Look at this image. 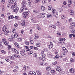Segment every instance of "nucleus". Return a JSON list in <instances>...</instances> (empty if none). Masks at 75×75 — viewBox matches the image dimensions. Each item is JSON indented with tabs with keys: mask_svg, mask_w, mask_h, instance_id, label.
<instances>
[{
	"mask_svg": "<svg viewBox=\"0 0 75 75\" xmlns=\"http://www.w3.org/2000/svg\"><path fill=\"white\" fill-rule=\"evenodd\" d=\"M45 16V14L44 13H38V17L39 18H44Z\"/></svg>",
	"mask_w": 75,
	"mask_h": 75,
	"instance_id": "nucleus-1",
	"label": "nucleus"
},
{
	"mask_svg": "<svg viewBox=\"0 0 75 75\" xmlns=\"http://www.w3.org/2000/svg\"><path fill=\"white\" fill-rule=\"evenodd\" d=\"M25 50H23L21 51L20 52V53L22 56L24 57H26L27 56V54L25 53Z\"/></svg>",
	"mask_w": 75,
	"mask_h": 75,
	"instance_id": "nucleus-2",
	"label": "nucleus"
},
{
	"mask_svg": "<svg viewBox=\"0 0 75 75\" xmlns=\"http://www.w3.org/2000/svg\"><path fill=\"white\" fill-rule=\"evenodd\" d=\"M29 13L28 12H23L22 13V16L23 18H27L28 16Z\"/></svg>",
	"mask_w": 75,
	"mask_h": 75,
	"instance_id": "nucleus-3",
	"label": "nucleus"
},
{
	"mask_svg": "<svg viewBox=\"0 0 75 75\" xmlns=\"http://www.w3.org/2000/svg\"><path fill=\"white\" fill-rule=\"evenodd\" d=\"M27 4V2L25 1H23L22 2V5L23 6V7H24L25 8V10H27V8L25 7V6Z\"/></svg>",
	"mask_w": 75,
	"mask_h": 75,
	"instance_id": "nucleus-4",
	"label": "nucleus"
},
{
	"mask_svg": "<svg viewBox=\"0 0 75 75\" xmlns=\"http://www.w3.org/2000/svg\"><path fill=\"white\" fill-rule=\"evenodd\" d=\"M52 12L53 14H56L58 15V12L56 11V10L54 9H52Z\"/></svg>",
	"mask_w": 75,
	"mask_h": 75,
	"instance_id": "nucleus-5",
	"label": "nucleus"
},
{
	"mask_svg": "<svg viewBox=\"0 0 75 75\" xmlns=\"http://www.w3.org/2000/svg\"><path fill=\"white\" fill-rule=\"evenodd\" d=\"M55 68L56 71L58 72H60L62 71V69H61V68L59 66L56 67Z\"/></svg>",
	"mask_w": 75,
	"mask_h": 75,
	"instance_id": "nucleus-6",
	"label": "nucleus"
},
{
	"mask_svg": "<svg viewBox=\"0 0 75 75\" xmlns=\"http://www.w3.org/2000/svg\"><path fill=\"white\" fill-rule=\"evenodd\" d=\"M39 59L42 60L43 61H46V58L44 57H40L39 58Z\"/></svg>",
	"mask_w": 75,
	"mask_h": 75,
	"instance_id": "nucleus-7",
	"label": "nucleus"
},
{
	"mask_svg": "<svg viewBox=\"0 0 75 75\" xmlns=\"http://www.w3.org/2000/svg\"><path fill=\"white\" fill-rule=\"evenodd\" d=\"M36 75V73L34 71H30L29 72L28 75Z\"/></svg>",
	"mask_w": 75,
	"mask_h": 75,
	"instance_id": "nucleus-8",
	"label": "nucleus"
},
{
	"mask_svg": "<svg viewBox=\"0 0 75 75\" xmlns=\"http://www.w3.org/2000/svg\"><path fill=\"white\" fill-rule=\"evenodd\" d=\"M7 28V26H6V25L4 26L2 28V31L3 32H5V31H6Z\"/></svg>",
	"mask_w": 75,
	"mask_h": 75,
	"instance_id": "nucleus-9",
	"label": "nucleus"
},
{
	"mask_svg": "<svg viewBox=\"0 0 75 75\" xmlns=\"http://www.w3.org/2000/svg\"><path fill=\"white\" fill-rule=\"evenodd\" d=\"M62 50L63 51H64L65 52L67 53L68 52V50L66 49V48L64 47H62Z\"/></svg>",
	"mask_w": 75,
	"mask_h": 75,
	"instance_id": "nucleus-10",
	"label": "nucleus"
},
{
	"mask_svg": "<svg viewBox=\"0 0 75 75\" xmlns=\"http://www.w3.org/2000/svg\"><path fill=\"white\" fill-rule=\"evenodd\" d=\"M11 50L13 51V52H15V53H16V54H18V51L15 49H14V48H12Z\"/></svg>",
	"mask_w": 75,
	"mask_h": 75,
	"instance_id": "nucleus-11",
	"label": "nucleus"
},
{
	"mask_svg": "<svg viewBox=\"0 0 75 75\" xmlns=\"http://www.w3.org/2000/svg\"><path fill=\"white\" fill-rule=\"evenodd\" d=\"M24 9H25V8L23 6L22 7H21L19 11L20 13H22V12L24 11Z\"/></svg>",
	"mask_w": 75,
	"mask_h": 75,
	"instance_id": "nucleus-12",
	"label": "nucleus"
},
{
	"mask_svg": "<svg viewBox=\"0 0 75 75\" xmlns=\"http://www.w3.org/2000/svg\"><path fill=\"white\" fill-rule=\"evenodd\" d=\"M23 68L24 71H26V70H27V69H30V67L28 66H25L23 67Z\"/></svg>",
	"mask_w": 75,
	"mask_h": 75,
	"instance_id": "nucleus-13",
	"label": "nucleus"
},
{
	"mask_svg": "<svg viewBox=\"0 0 75 75\" xmlns=\"http://www.w3.org/2000/svg\"><path fill=\"white\" fill-rule=\"evenodd\" d=\"M25 21L24 20H22L21 22V24L23 26L25 25Z\"/></svg>",
	"mask_w": 75,
	"mask_h": 75,
	"instance_id": "nucleus-14",
	"label": "nucleus"
},
{
	"mask_svg": "<svg viewBox=\"0 0 75 75\" xmlns=\"http://www.w3.org/2000/svg\"><path fill=\"white\" fill-rule=\"evenodd\" d=\"M17 4H16L14 5H12L11 6V8L12 10H13V8L16 7H17Z\"/></svg>",
	"mask_w": 75,
	"mask_h": 75,
	"instance_id": "nucleus-15",
	"label": "nucleus"
},
{
	"mask_svg": "<svg viewBox=\"0 0 75 75\" xmlns=\"http://www.w3.org/2000/svg\"><path fill=\"white\" fill-rule=\"evenodd\" d=\"M9 2L11 4H13V3L15 4L16 3V2L13 0H10L9 1Z\"/></svg>",
	"mask_w": 75,
	"mask_h": 75,
	"instance_id": "nucleus-16",
	"label": "nucleus"
},
{
	"mask_svg": "<svg viewBox=\"0 0 75 75\" xmlns=\"http://www.w3.org/2000/svg\"><path fill=\"white\" fill-rule=\"evenodd\" d=\"M69 72H70L71 73H74L75 72V70L74 69L72 68L69 70Z\"/></svg>",
	"mask_w": 75,
	"mask_h": 75,
	"instance_id": "nucleus-17",
	"label": "nucleus"
},
{
	"mask_svg": "<svg viewBox=\"0 0 75 75\" xmlns=\"http://www.w3.org/2000/svg\"><path fill=\"white\" fill-rule=\"evenodd\" d=\"M14 10L13 11V12L14 13V12H16V11H17L19 10V8L18 7H17L15 8Z\"/></svg>",
	"mask_w": 75,
	"mask_h": 75,
	"instance_id": "nucleus-18",
	"label": "nucleus"
},
{
	"mask_svg": "<svg viewBox=\"0 0 75 75\" xmlns=\"http://www.w3.org/2000/svg\"><path fill=\"white\" fill-rule=\"evenodd\" d=\"M31 21H32L33 22V23H36V21L35 20V18H34L33 17H32V19H31Z\"/></svg>",
	"mask_w": 75,
	"mask_h": 75,
	"instance_id": "nucleus-19",
	"label": "nucleus"
},
{
	"mask_svg": "<svg viewBox=\"0 0 75 75\" xmlns=\"http://www.w3.org/2000/svg\"><path fill=\"white\" fill-rule=\"evenodd\" d=\"M51 69V68L50 67H46V70L47 71H50Z\"/></svg>",
	"mask_w": 75,
	"mask_h": 75,
	"instance_id": "nucleus-20",
	"label": "nucleus"
},
{
	"mask_svg": "<svg viewBox=\"0 0 75 75\" xmlns=\"http://www.w3.org/2000/svg\"><path fill=\"white\" fill-rule=\"evenodd\" d=\"M12 56L13 57H16V58H20V56L18 55L13 54Z\"/></svg>",
	"mask_w": 75,
	"mask_h": 75,
	"instance_id": "nucleus-21",
	"label": "nucleus"
},
{
	"mask_svg": "<svg viewBox=\"0 0 75 75\" xmlns=\"http://www.w3.org/2000/svg\"><path fill=\"white\" fill-rule=\"evenodd\" d=\"M8 58L9 59H14V58L11 56H9L8 57Z\"/></svg>",
	"mask_w": 75,
	"mask_h": 75,
	"instance_id": "nucleus-22",
	"label": "nucleus"
},
{
	"mask_svg": "<svg viewBox=\"0 0 75 75\" xmlns=\"http://www.w3.org/2000/svg\"><path fill=\"white\" fill-rule=\"evenodd\" d=\"M8 33H9L8 30H7L6 31V32H5L4 35H7Z\"/></svg>",
	"mask_w": 75,
	"mask_h": 75,
	"instance_id": "nucleus-23",
	"label": "nucleus"
},
{
	"mask_svg": "<svg viewBox=\"0 0 75 75\" xmlns=\"http://www.w3.org/2000/svg\"><path fill=\"white\" fill-rule=\"evenodd\" d=\"M59 41H64L66 40V39L64 38H62L59 39Z\"/></svg>",
	"mask_w": 75,
	"mask_h": 75,
	"instance_id": "nucleus-24",
	"label": "nucleus"
},
{
	"mask_svg": "<svg viewBox=\"0 0 75 75\" xmlns=\"http://www.w3.org/2000/svg\"><path fill=\"white\" fill-rule=\"evenodd\" d=\"M59 58V55L57 54L55 56V57H54V59H58V58Z\"/></svg>",
	"mask_w": 75,
	"mask_h": 75,
	"instance_id": "nucleus-25",
	"label": "nucleus"
},
{
	"mask_svg": "<svg viewBox=\"0 0 75 75\" xmlns=\"http://www.w3.org/2000/svg\"><path fill=\"white\" fill-rule=\"evenodd\" d=\"M45 9V7L43 6H42L41 7V10L42 11H44Z\"/></svg>",
	"mask_w": 75,
	"mask_h": 75,
	"instance_id": "nucleus-26",
	"label": "nucleus"
},
{
	"mask_svg": "<svg viewBox=\"0 0 75 75\" xmlns=\"http://www.w3.org/2000/svg\"><path fill=\"white\" fill-rule=\"evenodd\" d=\"M51 9H52V6L51 5H49L48 6V10H51Z\"/></svg>",
	"mask_w": 75,
	"mask_h": 75,
	"instance_id": "nucleus-27",
	"label": "nucleus"
},
{
	"mask_svg": "<svg viewBox=\"0 0 75 75\" xmlns=\"http://www.w3.org/2000/svg\"><path fill=\"white\" fill-rule=\"evenodd\" d=\"M36 72L38 75H41V72H40V71L39 70H37Z\"/></svg>",
	"mask_w": 75,
	"mask_h": 75,
	"instance_id": "nucleus-28",
	"label": "nucleus"
},
{
	"mask_svg": "<svg viewBox=\"0 0 75 75\" xmlns=\"http://www.w3.org/2000/svg\"><path fill=\"white\" fill-rule=\"evenodd\" d=\"M14 45L16 47L19 48V45H18V44L17 43L15 42L14 43Z\"/></svg>",
	"mask_w": 75,
	"mask_h": 75,
	"instance_id": "nucleus-29",
	"label": "nucleus"
},
{
	"mask_svg": "<svg viewBox=\"0 0 75 75\" xmlns=\"http://www.w3.org/2000/svg\"><path fill=\"white\" fill-rule=\"evenodd\" d=\"M14 37L15 38H17L18 37V33H15Z\"/></svg>",
	"mask_w": 75,
	"mask_h": 75,
	"instance_id": "nucleus-30",
	"label": "nucleus"
},
{
	"mask_svg": "<svg viewBox=\"0 0 75 75\" xmlns=\"http://www.w3.org/2000/svg\"><path fill=\"white\" fill-rule=\"evenodd\" d=\"M36 46L38 47H40V44L39 43H37L36 44Z\"/></svg>",
	"mask_w": 75,
	"mask_h": 75,
	"instance_id": "nucleus-31",
	"label": "nucleus"
},
{
	"mask_svg": "<svg viewBox=\"0 0 75 75\" xmlns=\"http://www.w3.org/2000/svg\"><path fill=\"white\" fill-rule=\"evenodd\" d=\"M37 28L38 29V30H41V28L40 27V26H39V25H37Z\"/></svg>",
	"mask_w": 75,
	"mask_h": 75,
	"instance_id": "nucleus-32",
	"label": "nucleus"
},
{
	"mask_svg": "<svg viewBox=\"0 0 75 75\" xmlns=\"http://www.w3.org/2000/svg\"><path fill=\"white\" fill-rule=\"evenodd\" d=\"M52 15L50 14H47V18H50V17H52Z\"/></svg>",
	"mask_w": 75,
	"mask_h": 75,
	"instance_id": "nucleus-33",
	"label": "nucleus"
},
{
	"mask_svg": "<svg viewBox=\"0 0 75 75\" xmlns=\"http://www.w3.org/2000/svg\"><path fill=\"white\" fill-rule=\"evenodd\" d=\"M50 72L52 74H54L55 73V70H51L50 71Z\"/></svg>",
	"mask_w": 75,
	"mask_h": 75,
	"instance_id": "nucleus-34",
	"label": "nucleus"
},
{
	"mask_svg": "<svg viewBox=\"0 0 75 75\" xmlns=\"http://www.w3.org/2000/svg\"><path fill=\"white\" fill-rule=\"evenodd\" d=\"M69 38H74V34H71L69 35Z\"/></svg>",
	"mask_w": 75,
	"mask_h": 75,
	"instance_id": "nucleus-35",
	"label": "nucleus"
},
{
	"mask_svg": "<svg viewBox=\"0 0 75 75\" xmlns=\"http://www.w3.org/2000/svg\"><path fill=\"white\" fill-rule=\"evenodd\" d=\"M57 25L58 26H60L61 23H59V21H57Z\"/></svg>",
	"mask_w": 75,
	"mask_h": 75,
	"instance_id": "nucleus-36",
	"label": "nucleus"
},
{
	"mask_svg": "<svg viewBox=\"0 0 75 75\" xmlns=\"http://www.w3.org/2000/svg\"><path fill=\"white\" fill-rule=\"evenodd\" d=\"M65 43V42L63 41H60V44H62V45H63V44H64Z\"/></svg>",
	"mask_w": 75,
	"mask_h": 75,
	"instance_id": "nucleus-37",
	"label": "nucleus"
},
{
	"mask_svg": "<svg viewBox=\"0 0 75 75\" xmlns=\"http://www.w3.org/2000/svg\"><path fill=\"white\" fill-rule=\"evenodd\" d=\"M35 38H39V36L38 35H37V34H35Z\"/></svg>",
	"mask_w": 75,
	"mask_h": 75,
	"instance_id": "nucleus-38",
	"label": "nucleus"
},
{
	"mask_svg": "<svg viewBox=\"0 0 75 75\" xmlns=\"http://www.w3.org/2000/svg\"><path fill=\"white\" fill-rule=\"evenodd\" d=\"M71 32L73 34H75V30H71Z\"/></svg>",
	"mask_w": 75,
	"mask_h": 75,
	"instance_id": "nucleus-39",
	"label": "nucleus"
},
{
	"mask_svg": "<svg viewBox=\"0 0 75 75\" xmlns=\"http://www.w3.org/2000/svg\"><path fill=\"white\" fill-rule=\"evenodd\" d=\"M4 44L5 45H7V46H8V45H9V43L7 42H5Z\"/></svg>",
	"mask_w": 75,
	"mask_h": 75,
	"instance_id": "nucleus-40",
	"label": "nucleus"
},
{
	"mask_svg": "<svg viewBox=\"0 0 75 75\" xmlns=\"http://www.w3.org/2000/svg\"><path fill=\"white\" fill-rule=\"evenodd\" d=\"M2 42H3L4 43L5 42H7V41H6V40L4 38H3L2 39Z\"/></svg>",
	"mask_w": 75,
	"mask_h": 75,
	"instance_id": "nucleus-41",
	"label": "nucleus"
},
{
	"mask_svg": "<svg viewBox=\"0 0 75 75\" xmlns=\"http://www.w3.org/2000/svg\"><path fill=\"white\" fill-rule=\"evenodd\" d=\"M14 27L16 28H18V24L17 23H16L14 24Z\"/></svg>",
	"mask_w": 75,
	"mask_h": 75,
	"instance_id": "nucleus-42",
	"label": "nucleus"
},
{
	"mask_svg": "<svg viewBox=\"0 0 75 75\" xmlns=\"http://www.w3.org/2000/svg\"><path fill=\"white\" fill-rule=\"evenodd\" d=\"M47 56L49 57V58H51V57H52V55H51V53L48 54Z\"/></svg>",
	"mask_w": 75,
	"mask_h": 75,
	"instance_id": "nucleus-43",
	"label": "nucleus"
},
{
	"mask_svg": "<svg viewBox=\"0 0 75 75\" xmlns=\"http://www.w3.org/2000/svg\"><path fill=\"white\" fill-rule=\"evenodd\" d=\"M48 64L47 63H44L43 62V66H47V65H48Z\"/></svg>",
	"mask_w": 75,
	"mask_h": 75,
	"instance_id": "nucleus-44",
	"label": "nucleus"
},
{
	"mask_svg": "<svg viewBox=\"0 0 75 75\" xmlns=\"http://www.w3.org/2000/svg\"><path fill=\"white\" fill-rule=\"evenodd\" d=\"M58 50H56V52H55V55H57L58 54Z\"/></svg>",
	"mask_w": 75,
	"mask_h": 75,
	"instance_id": "nucleus-45",
	"label": "nucleus"
},
{
	"mask_svg": "<svg viewBox=\"0 0 75 75\" xmlns=\"http://www.w3.org/2000/svg\"><path fill=\"white\" fill-rule=\"evenodd\" d=\"M13 30L12 31V32L13 33H16V30L14 28H13Z\"/></svg>",
	"mask_w": 75,
	"mask_h": 75,
	"instance_id": "nucleus-46",
	"label": "nucleus"
},
{
	"mask_svg": "<svg viewBox=\"0 0 75 75\" xmlns=\"http://www.w3.org/2000/svg\"><path fill=\"white\" fill-rule=\"evenodd\" d=\"M11 38L13 39H14V36L13 34H11Z\"/></svg>",
	"mask_w": 75,
	"mask_h": 75,
	"instance_id": "nucleus-47",
	"label": "nucleus"
},
{
	"mask_svg": "<svg viewBox=\"0 0 75 75\" xmlns=\"http://www.w3.org/2000/svg\"><path fill=\"white\" fill-rule=\"evenodd\" d=\"M33 12L34 13H35V14H36V13H38V11H37L36 10H33Z\"/></svg>",
	"mask_w": 75,
	"mask_h": 75,
	"instance_id": "nucleus-48",
	"label": "nucleus"
},
{
	"mask_svg": "<svg viewBox=\"0 0 75 75\" xmlns=\"http://www.w3.org/2000/svg\"><path fill=\"white\" fill-rule=\"evenodd\" d=\"M25 44H26V45H29V42H28L27 41H25Z\"/></svg>",
	"mask_w": 75,
	"mask_h": 75,
	"instance_id": "nucleus-49",
	"label": "nucleus"
},
{
	"mask_svg": "<svg viewBox=\"0 0 75 75\" xmlns=\"http://www.w3.org/2000/svg\"><path fill=\"white\" fill-rule=\"evenodd\" d=\"M33 56L35 57V58H37V54L36 53H35L33 54Z\"/></svg>",
	"mask_w": 75,
	"mask_h": 75,
	"instance_id": "nucleus-50",
	"label": "nucleus"
},
{
	"mask_svg": "<svg viewBox=\"0 0 75 75\" xmlns=\"http://www.w3.org/2000/svg\"><path fill=\"white\" fill-rule=\"evenodd\" d=\"M48 48H49L50 49H51V48H52V45H49V46H48Z\"/></svg>",
	"mask_w": 75,
	"mask_h": 75,
	"instance_id": "nucleus-51",
	"label": "nucleus"
},
{
	"mask_svg": "<svg viewBox=\"0 0 75 75\" xmlns=\"http://www.w3.org/2000/svg\"><path fill=\"white\" fill-rule=\"evenodd\" d=\"M31 2H28V6H29V7H31Z\"/></svg>",
	"mask_w": 75,
	"mask_h": 75,
	"instance_id": "nucleus-52",
	"label": "nucleus"
},
{
	"mask_svg": "<svg viewBox=\"0 0 75 75\" xmlns=\"http://www.w3.org/2000/svg\"><path fill=\"white\" fill-rule=\"evenodd\" d=\"M40 1V0H35V3H39Z\"/></svg>",
	"mask_w": 75,
	"mask_h": 75,
	"instance_id": "nucleus-53",
	"label": "nucleus"
},
{
	"mask_svg": "<svg viewBox=\"0 0 75 75\" xmlns=\"http://www.w3.org/2000/svg\"><path fill=\"white\" fill-rule=\"evenodd\" d=\"M61 18L62 19H63V20H64L66 18L65 16H62L61 17Z\"/></svg>",
	"mask_w": 75,
	"mask_h": 75,
	"instance_id": "nucleus-54",
	"label": "nucleus"
},
{
	"mask_svg": "<svg viewBox=\"0 0 75 75\" xmlns=\"http://www.w3.org/2000/svg\"><path fill=\"white\" fill-rule=\"evenodd\" d=\"M33 53V52L32 51H30L29 52L28 54L29 55H31Z\"/></svg>",
	"mask_w": 75,
	"mask_h": 75,
	"instance_id": "nucleus-55",
	"label": "nucleus"
},
{
	"mask_svg": "<svg viewBox=\"0 0 75 75\" xmlns=\"http://www.w3.org/2000/svg\"><path fill=\"white\" fill-rule=\"evenodd\" d=\"M21 34H24V30L22 29L21 30Z\"/></svg>",
	"mask_w": 75,
	"mask_h": 75,
	"instance_id": "nucleus-56",
	"label": "nucleus"
},
{
	"mask_svg": "<svg viewBox=\"0 0 75 75\" xmlns=\"http://www.w3.org/2000/svg\"><path fill=\"white\" fill-rule=\"evenodd\" d=\"M43 62H39V64L40 65H43Z\"/></svg>",
	"mask_w": 75,
	"mask_h": 75,
	"instance_id": "nucleus-57",
	"label": "nucleus"
},
{
	"mask_svg": "<svg viewBox=\"0 0 75 75\" xmlns=\"http://www.w3.org/2000/svg\"><path fill=\"white\" fill-rule=\"evenodd\" d=\"M52 64L53 65H56V64H57V62L56 61H55L54 62H53Z\"/></svg>",
	"mask_w": 75,
	"mask_h": 75,
	"instance_id": "nucleus-58",
	"label": "nucleus"
},
{
	"mask_svg": "<svg viewBox=\"0 0 75 75\" xmlns=\"http://www.w3.org/2000/svg\"><path fill=\"white\" fill-rule=\"evenodd\" d=\"M71 53L73 55V56H75V52H71Z\"/></svg>",
	"mask_w": 75,
	"mask_h": 75,
	"instance_id": "nucleus-59",
	"label": "nucleus"
},
{
	"mask_svg": "<svg viewBox=\"0 0 75 75\" xmlns=\"http://www.w3.org/2000/svg\"><path fill=\"white\" fill-rule=\"evenodd\" d=\"M18 71V70H17L16 69H14L13 70V72H17Z\"/></svg>",
	"mask_w": 75,
	"mask_h": 75,
	"instance_id": "nucleus-60",
	"label": "nucleus"
},
{
	"mask_svg": "<svg viewBox=\"0 0 75 75\" xmlns=\"http://www.w3.org/2000/svg\"><path fill=\"white\" fill-rule=\"evenodd\" d=\"M13 39H13L11 38L8 39V40H9V41H13Z\"/></svg>",
	"mask_w": 75,
	"mask_h": 75,
	"instance_id": "nucleus-61",
	"label": "nucleus"
},
{
	"mask_svg": "<svg viewBox=\"0 0 75 75\" xmlns=\"http://www.w3.org/2000/svg\"><path fill=\"white\" fill-rule=\"evenodd\" d=\"M71 24L72 26H73V27H74V26H75V23L74 22L72 23Z\"/></svg>",
	"mask_w": 75,
	"mask_h": 75,
	"instance_id": "nucleus-62",
	"label": "nucleus"
},
{
	"mask_svg": "<svg viewBox=\"0 0 75 75\" xmlns=\"http://www.w3.org/2000/svg\"><path fill=\"white\" fill-rule=\"evenodd\" d=\"M1 52L2 53H3V54H6V51H5L4 50L1 51Z\"/></svg>",
	"mask_w": 75,
	"mask_h": 75,
	"instance_id": "nucleus-63",
	"label": "nucleus"
},
{
	"mask_svg": "<svg viewBox=\"0 0 75 75\" xmlns=\"http://www.w3.org/2000/svg\"><path fill=\"white\" fill-rule=\"evenodd\" d=\"M34 50H38V48L37 47H34Z\"/></svg>",
	"mask_w": 75,
	"mask_h": 75,
	"instance_id": "nucleus-64",
	"label": "nucleus"
}]
</instances>
